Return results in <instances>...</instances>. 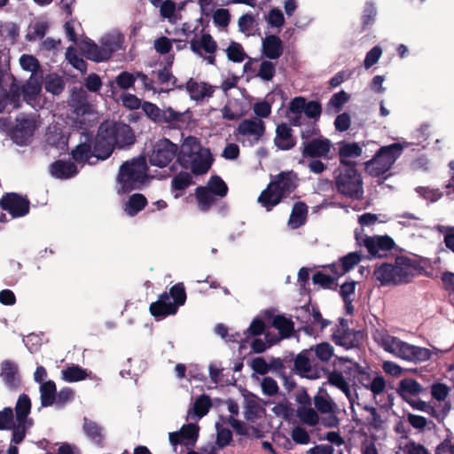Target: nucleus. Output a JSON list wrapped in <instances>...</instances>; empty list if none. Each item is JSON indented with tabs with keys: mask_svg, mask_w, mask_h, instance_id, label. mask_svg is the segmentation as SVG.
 Segmentation results:
<instances>
[{
	"mask_svg": "<svg viewBox=\"0 0 454 454\" xmlns=\"http://www.w3.org/2000/svg\"><path fill=\"white\" fill-rule=\"evenodd\" d=\"M431 351L426 348H420L399 340V358L421 362L427 361L431 357Z\"/></svg>",
	"mask_w": 454,
	"mask_h": 454,
	"instance_id": "obj_13",
	"label": "nucleus"
},
{
	"mask_svg": "<svg viewBox=\"0 0 454 454\" xmlns=\"http://www.w3.org/2000/svg\"><path fill=\"white\" fill-rule=\"evenodd\" d=\"M1 369L2 377L5 384L10 387H17L20 383V378L16 364L10 361H4L1 365Z\"/></svg>",
	"mask_w": 454,
	"mask_h": 454,
	"instance_id": "obj_33",
	"label": "nucleus"
},
{
	"mask_svg": "<svg viewBox=\"0 0 454 454\" xmlns=\"http://www.w3.org/2000/svg\"><path fill=\"white\" fill-rule=\"evenodd\" d=\"M275 74V65L268 60H264L260 64L257 75L264 80L270 81Z\"/></svg>",
	"mask_w": 454,
	"mask_h": 454,
	"instance_id": "obj_55",
	"label": "nucleus"
},
{
	"mask_svg": "<svg viewBox=\"0 0 454 454\" xmlns=\"http://www.w3.org/2000/svg\"><path fill=\"white\" fill-rule=\"evenodd\" d=\"M173 42L176 41L166 36H160L154 41L153 47L158 53L167 54L170 51Z\"/></svg>",
	"mask_w": 454,
	"mask_h": 454,
	"instance_id": "obj_59",
	"label": "nucleus"
},
{
	"mask_svg": "<svg viewBox=\"0 0 454 454\" xmlns=\"http://www.w3.org/2000/svg\"><path fill=\"white\" fill-rule=\"evenodd\" d=\"M265 340H266L264 341L262 339H255L252 342V348L254 349V352L262 353V352L265 351L267 348H269L270 347H271L273 344L278 342V339H275V340L270 339V333H267L265 334Z\"/></svg>",
	"mask_w": 454,
	"mask_h": 454,
	"instance_id": "obj_58",
	"label": "nucleus"
},
{
	"mask_svg": "<svg viewBox=\"0 0 454 454\" xmlns=\"http://www.w3.org/2000/svg\"><path fill=\"white\" fill-rule=\"evenodd\" d=\"M314 404L320 413L329 415V417L324 419L323 421L325 426L333 427L338 425V419L334 415L337 410V406L335 403H333L328 398L317 395L314 397Z\"/></svg>",
	"mask_w": 454,
	"mask_h": 454,
	"instance_id": "obj_16",
	"label": "nucleus"
},
{
	"mask_svg": "<svg viewBox=\"0 0 454 454\" xmlns=\"http://www.w3.org/2000/svg\"><path fill=\"white\" fill-rule=\"evenodd\" d=\"M297 186V176L293 172L280 173L273 176L259 199H283L288 197Z\"/></svg>",
	"mask_w": 454,
	"mask_h": 454,
	"instance_id": "obj_5",
	"label": "nucleus"
},
{
	"mask_svg": "<svg viewBox=\"0 0 454 454\" xmlns=\"http://www.w3.org/2000/svg\"><path fill=\"white\" fill-rule=\"evenodd\" d=\"M123 43V36L118 32H112L102 36L100 43L105 51H109L111 54L121 49Z\"/></svg>",
	"mask_w": 454,
	"mask_h": 454,
	"instance_id": "obj_35",
	"label": "nucleus"
},
{
	"mask_svg": "<svg viewBox=\"0 0 454 454\" xmlns=\"http://www.w3.org/2000/svg\"><path fill=\"white\" fill-rule=\"evenodd\" d=\"M45 89L52 94H59L63 90V82L59 76L50 74L46 78Z\"/></svg>",
	"mask_w": 454,
	"mask_h": 454,
	"instance_id": "obj_52",
	"label": "nucleus"
},
{
	"mask_svg": "<svg viewBox=\"0 0 454 454\" xmlns=\"http://www.w3.org/2000/svg\"><path fill=\"white\" fill-rule=\"evenodd\" d=\"M35 123L31 120L21 121L13 131V139L18 145H24L32 136Z\"/></svg>",
	"mask_w": 454,
	"mask_h": 454,
	"instance_id": "obj_28",
	"label": "nucleus"
},
{
	"mask_svg": "<svg viewBox=\"0 0 454 454\" xmlns=\"http://www.w3.org/2000/svg\"><path fill=\"white\" fill-rule=\"evenodd\" d=\"M328 381L331 385L340 388L348 397L350 395V388L344 377L338 372H333L329 375Z\"/></svg>",
	"mask_w": 454,
	"mask_h": 454,
	"instance_id": "obj_49",
	"label": "nucleus"
},
{
	"mask_svg": "<svg viewBox=\"0 0 454 454\" xmlns=\"http://www.w3.org/2000/svg\"><path fill=\"white\" fill-rule=\"evenodd\" d=\"M83 430L86 435L95 443L99 444L103 440V429L94 421L85 419Z\"/></svg>",
	"mask_w": 454,
	"mask_h": 454,
	"instance_id": "obj_39",
	"label": "nucleus"
},
{
	"mask_svg": "<svg viewBox=\"0 0 454 454\" xmlns=\"http://www.w3.org/2000/svg\"><path fill=\"white\" fill-rule=\"evenodd\" d=\"M199 430L200 428L196 424L190 423L184 425L179 431L168 434L169 442L174 447L179 443L187 447H192L197 442Z\"/></svg>",
	"mask_w": 454,
	"mask_h": 454,
	"instance_id": "obj_10",
	"label": "nucleus"
},
{
	"mask_svg": "<svg viewBox=\"0 0 454 454\" xmlns=\"http://www.w3.org/2000/svg\"><path fill=\"white\" fill-rule=\"evenodd\" d=\"M134 134L129 126L114 121H106L99 127L95 138L93 150L90 144H81L73 151V158L78 162L93 163L96 160H105L110 156L114 148L133 144Z\"/></svg>",
	"mask_w": 454,
	"mask_h": 454,
	"instance_id": "obj_1",
	"label": "nucleus"
},
{
	"mask_svg": "<svg viewBox=\"0 0 454 454\" xmlns=\"http://www.w3.org/2000/svg\"><path fill=\"white\" fill-rule=\"evenodd\" d=\"M31 410L30 398L23 394L20 395L17 400L15 405V421L16 423H27L32 424L31 420L27 419V416Z\"/></svg>",
	"mask_w": 454,
	"mask_h": 454,
	"instance_id": "obj_27",
	"label": "nucleus"
},
{
	"mask_svg": "<svg viewBox=\"0 0 454 454\" xmlns=\"http://www.w3.org/2000/svg\"><path fill=\"white\" fill-rule=\"evenodd\" d=\"M239 135L258 141L265 132L264 122L258 119H249L241 121L237 129Z\"/></svg>",
	"mask_w": 454,
	"mask_h": 454,
	"instance_id": "obj_15",
	"label": "nucleus"
},
{
	"mask_svg": "<svg viewBox=\"0 0 454 454\" xmlns=\"http://www.w3.org/2000/svg\"><path fill=\"white\" fill-rule=\"evenodd\" d=\"M145 114L153 121H161V110L154 104L145 102L142 106Z\"/></svg>",
	"mask_w": 454,
	"mask_h": 454,
	"instance_id": "obj_54",
	"label": "nucleus"
},
{
	"mask_svg": "<svg viewBox=\"0 0 454 454\" xmlns=\"http://www.w3.org/2000/svg\"><path fill=\"white\" fill-rule=\"evenodd\" d=\"M81 51L90 59L97 62L109 59V51H105L102 46L95 44L91 41H83L81 43Z\"/></svg>",
	"mask_w": 454,
	"mask_h": 454,
	"instance_id": "obj_23",
	"label": "nucleus"
},
{
	"mask_svg": "<svg viewBox=\"0 0 454 454\" xmlns=\"http://www.w3.org/2000/svg\"><path fill=\"white\" fill-rule=\"evenodd\" d=\"M396 275L395 268L391 264H382L375 270V276L382 285H387L395 279Z\"/></svg>",
	"mask_w": 454,
	"mask_h": 454,
	"instance_id": "obj_41",
	"label": "nucleus"
},
{
	"mask_svg": "<svg viewBox=\"0 0 454 454\" xmlns=\"http://www.w3.org/2000/svg\"><path fill=\"white\" fill-rule=\"evenodd\" d=\"M191 184V176L188 173L178 174L172 181V187L176 192L175 198L182 196L181 191L188 187Z\"/></svg>",
	"mask_w": 454,
	"mask_h": 454,
	"instance_id": "obj_46",
	"label": "nucleus"
},
{
	"mask_svg": "<svg viewBox=\"0 0 454 454\" xmlns=\"http://www.w3.org/2000/svg\"><path fill=\"white\" fill-rule=\"evenodd\" d=\"M77 173V168L71 162L58 160L51 167V174L60 179L69 178Z\"/></svg>",
	"mask_w": 454,
	"mask_h": 454,
	"instance_id": "obj_30",
	"label": "nucleus"
},
{
	"mask_svg": "<svg viewBox=\"0 0 454 454\" xmlns=\"http://www.w3.org/2000/svg\"><path fill=\"white\" fill-rule=\"evenodd\" d=\"M331 142L326 138H317L304 146L303 154L311 157L326 156L331 149Z\"/></svg>",
	"mask_w": 454,
	"mask_h": 454,
	"instance_id": "obj_20",
	"label": "nucleus"
},
{
	"mask_svg": "<svg viewBox=\"0 0 454 454\" xmlns=\"http://www.w3.org/2000/svg\"><path fill=\"white\" fill-rule=\"evenodd\" d=\"M66 56L67 59L74 68L80 70L81 72L85 71V62L82 59L76 55L75 51L72 47L67 49Z\"/></svg>",
	"mask_w": 454,
	"mask_h": 454,
	"instance_id": "obj_62",
	"label": "nucleus"
},
{
	"mask_svg": "<svg viewBox=\"0 0 454 454\" xmlns=\"http://www.w3.org/2000/svg\"><path fill=\"white\" fill-rule=\"evenodd\" d=\"M185 89L191 99L194 101H202L210 98L215 91V88L210 84L192 78L186 82Z\"/></svg>",
	"mask_w": 454,
	"mask_h": 454,
	"instance_id": "obj_17",
	"label": "nucleus"
},
{
	"mask_svg": "<svg viewBox=\"0 0 454 454\" xmlns=\"http://www.w3.org/2000/svg\"><path fill=\"white\" fill-rule=\"evenodd\" d=\"M423 270L420 258H410L399 254V284L411 282L415 276H419Z\"/></svg>",
	"mask_w": 454,
	"mask_h": 454,
	"instance_id": "obj_9",
	"label": "nucleus"
},
{
	"mask_svg": "<svg viewBox=\"0 0 454 454\" xmlns=\"http://www.w3.org/2000/svg\"><path fill=\"white\" fill-rule=\"evenodd\" d=\"M225 52L229 60L232 62L240 63L246 58L247 54L240 43L231 42L225 49Z\"/></svg>",
	"mask_w": 454,
	"mask_h": 454,
	"instance_id": "obj_44",
	"label": "nucleus"
},
{
	"mask_svg": "<svg viewBox=\"0 0 454 454\" xmlns=\"http://www.w3.org/2000/svg\"><path fill=\"white\" fill-rule=\"evenodd\" d=\"M317 357L323 361H329L333 356V348L329 343H320L314 348Z\"/></svg>",
	"mask_w": 454,
	"mask_h": 454,
	"instance_id": "obj_51",
	"label": "nucleus"
},
{
	"mask_svg": "<svg viewBox=\"0 0 454 454\" xmlns=\"http://www.w3.org/2000/svg\"><path fill=\"white\" fill-rule=\"evenodd\" d=\"M41 75L37 74H31L27 84L22 87L20 93L23 95V98L32 107H43L41 103Z\"/></svg>",
	"mask_w": 454,
	"mask_h": 454,
	"instance_id": "obj_11",
	"label": "nucleus"
},
{
	"mask_svg": "<svg viewBox=\"0 0 454 454\" xmlns=\"http://www.w3.org/2000/svg\"><path fill=\"white\" fill-rule=\"evenodd\" d=\"M337 187L345 196H359L362 192L361 176L354 167L340 168L337 177Z\"/></svg>",
	"mask_w": 454,
	"mask_h": 454,
	"instance_id": "obj_7",
	"label": "nucleus"
},
{
	"mask_svg": "<svg viewBox=\"0 0 454 454\" xmlns=\"http://www.w3.org/2000/svg\"><path fill=\"white\" fill-rule=\"evenodd\" d=\"M263 54L270 59H278L283 52L282 41L276 35L266 36L262 43Z\"/></svg>",
	"mask_w": 454,
	"mask_h": 454,
	"instance_id": "obj_22",
	"label": "nucleus"
},
{
	"mask_svg": "<svg viewBox=\"0 0 454 454\" xmlns=\"http://www.w3.org/2000/svg\"><path fill=\"white\" fill-rule=\"evenodd\" d=\"M308 207L301 201L296 202L292 209L287 225L290 229H297L305 223Z\"/></svg>",
	"mask_w": 454,
	"mask_h": 454,
	"instance_id": "obj_26",
	"label": "nucleus"
},
{
	"mask_svg": "<svg viewBox=\"0 0 454 454\" xmlns=\"http://www.w3.org/2000/svg\"><path fill=\"white\" fill-rule=\"evenodd\" d=\"M265 20L268 25L277 30H281L285 25V17L281 10L278 8H271L268 14L265 16Z\"/></svg>",
	"mask_w": 454,
	"mask_h": 454,
	"instance_id": "obj_43",
	"label": "nucleus"
},
{
	"mask_svg": "<svg viewBox=\"0 0 454 454\" xmlns=\"http://www.w3.org/2000/svg\"><path fill=\"white\" fill-rule=\"evenodd\" d=\"M363 339L364 333L362 332H353L345 329L344 326L339 327L333 333L335 343L347 349L356 347Z\"/></svg>",
	"mask_w": 454,
	"mask_h": 454,
	"instance_id": "obj_14",
	"label": "nucleus"
},
{
	"mask_svg": "<svg viewBox=\"0 0 454 454\" xmlns=\"http://www.w3.org/2000/svg\"><path fill=\"white\" fill-rule=\"evenodd\" d=\"M174 60V57L170 56L168 59V67H164L158 72V80L160 84L167 86L165 90H161L160 92H168L173 88L176 87L177 79L172 74L169 70Z\"/></svg>",
	"mask_w": 454,
	"mask_h": 454,
	"instance_id": "obj_32",
	"label": "nucleus"
},
{
	"mask_svg": "<svg viewBox=\"0 0 454 454\" xmlns=\"http://www.w3.org/2000/svg\"><path fill=\"white\" fill-rule=\"evenodd\" d=\"M16 424L11 408H5L0 412V429H9Z\"/></svg>",
	"mask_w": 454,
	"mask_h": 454,
	"instance_id": "obj_61",
	"label": "nucleus"
},
{
	"mask_svg": "<svg viewBox=\"0 0 454 454\" xmlns=\"http://www.w3.org/2000/svg\"><path fill=\"white\" fill-rule=\"evenodd\" d=\"M0 210L7 211L12 217L23 216L28 213L29 200H0Z\"/></svg>",
	"mask_w": 454,
	"mask_h": 454,
	"instance_id": "obj_25",
	"label": "nucleus"
},
{
	"mask_svg": "<svg viewBox=\"0 0 454 454\" xmlns=\"http://www.w3.org/2000/svg\"><path fill=\"white\" fill-rule=\"evenodd\" d=\"M184 115V113L176 112L171 107H168L164 110H161V121L174 124L180 121Z\"/></svg>",
	"mask_w": 454,
	"mask_h": 454,
	"instance_id": "obj_56",
	"label": "nucleus"
},
{
	"mask_svg": "<svg viewBox=\"0 0 454 454\" xmlns=\"http://www.w3.org/2000/svg\"><path fill=\"white\" fill-rule=\"evenodd\" d=\"M178 160L195 174H204L211 167L213 159L207 148L201 147L194 137H186L180 148Z\"/></svg>",
	"mask_w": 454,
	"mask_h": 454,
	"instance_id": "obj_2",
	"label": "nucleus"
},
{
	"mask_svg": "<svg viewBox=\"0 0 454 454\" xmlns=\"http://www.w3.org/2000/svg\"><path fill=\"white\" fill-rule=\"evenodd\" d=\"M40 399L43 407L51 406L57 397L56 385L52 380H46L40 385Z\"/></svg>",
	"mask_w": 454,
	"mask_h": 454,
	"instance_id": "obj_31",
	"label": "nucleus"
},
{
	"mask_svg": "<svg viewBox=\"0 0 454 454\" xmlns=\"http://www.w3.org/2000/svg\"><path fill=\"white\" fill-rule=\"evenodd\" d=\"M245 415L249 420H253L260 417L262 413V409L258 403L257 398L253 395H245Z\"/></svg>",
	"mask_w": 454,
	"mask_h": 454,
	"instance_id": "obj_37",
	"label": "nucleus"
},
{
	"mask_svg": "<svg viewBox=\"0 0 454 454\" xmlns=\"http://www.w3.org/2000/svg\"><path fill=\"white\" fill-rule=\"evenodd\" d=\"M450 388L444 383L437 382L434 383L431 387V395L434 399L443 402L448 396Z\"/></svg>",
	"mask_w": 454,
	"mask_h": 454,
	"instance_id": "obj_53",
	"label": "nucleus"
},
{
	"mask_svg": "<svg viewBox=\"0 0 454 454\" xmlns=\"http://www.w3.org/2000/svg\"><path fill=\"white\" fill-rule=\"evenodd\" d=\"M310 355L311 351L306 349L301 352L295 358V369L299 371L302 375L308 373L311 369Z\"/></svg>",
	"mask_w": 454,
	"mask_h": 454,
	"instance_id": "obj_45",
	"label": "nucleus"
},
{
	"mask_svg": "<svg viewBox=\"0 0 454 454\" xmlns=\"http://www.w3.org/2000/svg\"><path fill=\"white\" fill-rule=\"evenodd\" d=\"M145 205L146 200H123L121 207L127 215L133 216L144 209Z\"/></svg>",
	"mask_w": 454,
	"mask_h": 454,
	"instance_id": "obj_48",
	"label": "nucleus"
},
{
	"mask_svg": "<svg viewBox=\"0 0 454 454\" xmlns=\"http://www.w3.org/2000/svg\"><path fill=\"white\" fill-rule=\"evenodd\" d=\"M137 77L128 72L121 73L115 79V82L122 90L129 89L133 86Z\"/></svg>",
	"mask_w": 454,
	"mask_h": 454,
	"instance_id": "obj_60",
	"label": "nucleus"
},
{
	"mask_svg": "<svg viewBox=\"0 0 454 454\" xmlns=\"http://www.w3.org/2000/svg\"><path fill=\"white\" fill-rule=\"evenodd\" d=\"M421 390V385L413 379H404L399 381V396L405 402L412 399V396H417Z\"/></svg>",
	"mask_w": 454,
	"mask_h": 454,
	"instance_id": "obj_29",
	"label": "nucleus"
},
{
	"mask_svg": "<svg viewBox=\"0 0 454 454\" xmlns=\"http://www.w3.org/2000/svg\"><path fill=\"white\" fill-rule=\"evenodd\" d=\"M363 149L358 143L356 142H340L339 143V155L340 162L345 167L348 165L356 158L361 156Z\"/></svg>",
	"mask_w": 454,
	"mask_h": 454,
	"instance_id": "obj_19",
	"label": "nucleus"
},
{
	"mask_svg": "<svg viewBox=\"0 0 454 454\" xmlns=\"http://www.w3.org/2000/svg\"><path fill=\"white\" fill-rule=\"evenodd\" d=\"M146 164L144 158L134 159L124 163L118 176L116 189L119 195H124L140 188L147 180Z\"/></svg>",
	"mask_w": 454,
	"mask_h": 454,
	"instance_id": "obj_3",
	"label": "nucleus"
},
{
	"mask_svg": "<svg viewBox=\"0 0 454 454\" xmlns=\"http://www.w3.org/2000/svg\"><path fill=\"white\" fill-rule=\"evenodd\" d=\"M297 416L302 422L309 426H315L319 420L318 415L316 411L311 408V404L299 406L297 409Z\"/></svg>",
	"mask_w": 454,
	"mask_h": 454,
	"instance_id": "obj_42",
	"label": "nucleus"
},
{
	"mask_svg": "<svg viewBox=\"0 0 454 454\" xmlns=\"http://www.w3.org/2000/svg\"><path fill=\"white\" fill-rule=\"evenodd\" d=\"M273 326L278 330L280 338H288L294 331L293 322L283 317L277 316L273 319Z\"/></svg>",
	"mask_w": 454,
	"mask_h": 454,
	"instance_id": "obj_40",
	"label": "nucleus"
},
{
	"mask_svg": "<svg viewBox=\"0 0 454 454\" xmlns=\"http://www.w3.org/2000/svg\"><path fill=\"white\" fill-rule=\"evenodd\" d=\"M254 17L251 14H244L238 20L239 29L247 36L250 35L254 26Z\"/></svg>",
	"mask_w": 454,
	"mask_h": 454,
	"instance_id": "obj_50",
	"label": "nucleus"
},
{
	"mask_svg": "<svg viewBox=\"0 0 454 454\" xmlns=\"http://www.w3.org/2000/svg\"><path fill=\"white\" fill-rule=\"evenodd\" d=\"M250 366L254 372L260 375H264L270 370V365L262 357L254 358L250 363Z\"/></svg>",
	"mask_w": 454,
	"mask_h": 454,
	"instance_id": "obj_63",
	"label": "nucleus"
},
{
	"mask_svg": "<svg viewBox=\"0 0 454 454\" xmlns=\"http://www.w3.org/2000/svg\"><path fill=\"white\" fill-rule=\"evenodd\" d=\"M185 301L186 294L184 285L178 283L170 288L169 293H163L150 305V312L154 317L159 318L175 315Z\"/></svg>",
	"mask_w": 454,
	"mask_h": 454,
	"instance_id": "obj_4",
	"label": "nucleus"
},
{
	"mask_svg": "<svg viewBox=\"0 0 454 454\" xmlns=\"http://www.w3.org/2000/svg\"><path fill=\"white\" fill-rule=\"evenodd\" d=\"M215 427L217 430V437H216L217 445L219 447H224V446L228 445L232 438L231 432L229 429L223 428L219 422L215 423Z\"/></svg>",
	"mask_w": 454,
	"mask_h": 454,
	"instance_id": "obj_57",
	"label": "nucleus"
},
{
	"mask_svg": "<svg viewBox=\"0 0 454 454\" xmlns=\"http://www.w3.org/2000/svg\"><path fill=\"white\" fill-rule=\"evenodd\" d=\"M360 261L361 255L358 253H349L341 259L340 262L332 264L330 269L335 277H340L353 269Z\"/></svg>",
	"mask_w": 454,
	"mask_h": 454,
	"instance_id": "obj_21",
	"label": "nucleus"
},
{
	"mask_svg": "<svg viewBox=\"0 0 454 454\" xmlns=\"http://www.w3.org/2000/svg\"><path fill=\"white\" fill-rule=\"evenodd\" d=\"M208 190L215 195L223 197L227 194V185L218 176H213L207 183Z\"/></svg>",
	"mask_w": 454,
	"mask_h": 454,
	"instance_id": "obj_47",
	"label": "nucleus"
},
{
	"mask_svg": "<svg viewBox=\"0 0 454 454\" xmlns=\"http://www.w3.org/2000/svg\"><path fill=\"white\" fill-rule=\"evenodd\" d=\"M395 144L382 147L373 159L365 163L366 171L372 176H380L389 170L395 160Z\"/></svg>",
	"mask_w": 454,
	"mask_h": 454,
	"instance_id": "obj_6",
	"label": "nucleus"
},
{
	"mask_svg": "<svg viewBox=\"0 0 454 454\" xmlns=\"http://www.w3.org/2000/svg\"><path fill=\"white\" fill-rule=\"evenodd\" d=\"M192 51L202 56V51L209 55L205 57V59L209 64H214L215 56L214 52L216 49L215 42L208 35H203L199 40L192 41L191 43Z\"/></svg>",
	"mask_w": 454,
	"mask_h": 454,
	"instance_id": "obj_18",
	"label": "nucleus"
},
{
	"mask_svg": "<svg viewBox=\"0 0 454 454\" xmlns=\"http://www.w3.org/2000/svg\"><path fill=\"white\" fill-rule=\"evenodd\" d=\"M246 108L238 100H230L223 108V117L227 120H237L246 114Z\"/></svg>",
	"mask_w": 454,
	"mask_h": 454,
	"instance_id": "obj_36",
	"label": "nucleus"
},
{
	"mask_svg": "<svg viewBox=\"0 0 454 454\" xmlns=\"http://www.w3.org/2000/svg\"><path fill=\"white\" fill-rule=\"evenodd\" d=\"M211 406V401L208 396L201 395L196 399L193 407L188 411L187 418L190 419L196 417L198 419L205 416Z\"/></svg>",
	"mask_w": 454,
	"mask_h": 454,
	"instance_id": "obj_34",
	"label": "nucleus"
},
{
	"mask_svg": "<svg viewBox=\"0 0 454 454\" xmlns=\"http://www.w3.org/2000/svg\"><path fill=\"white\" fill-rule=\"evenodd\" d=\"M61 373L62 379L67 382L81 381L88 377L87 372L77 365L67 367Z\"/></svg>",
	"mask_w": 454,
	"mask_h": 454,
	"instance_id": "obj_38",
	"label": "nucleus"
},
{
	"mask_svg": "<svg viewBox=\"0 0 454 454\" xmlns=\"http://www.w3.org/2000/svg\"><path fill=\"white\" fill-rule=\"evenodd\" d=\"M349 99V95L341 90L338 93H335L330 99L329 106L335 110H340L341 106H343Z\"/></svg>",
	"mask_w": 454,
	"mask_h": 454,
	"instance_id": "obj_64",
	"label": "nucleus"
},
{
	"mask_svg": "<svg viewBox=\"0 0 454 454\" xmlns=\"http://www.w3.org/2000/svg\"><path fill=\"white\" fill-rule=\"evenodd\" d=\"M363 244L371 254L381 257L394 247L395 241L392 238L387 235L372 236L366 237L363 240Z\"/></svg>",
	"mask_w": 454,
	"mask_h": 454,
	"instance_id": "obj_12",
	"label": "nucleus"
},
{
	"mask_svg": "<svg viewBox=\"0 0 454 454\" xmlns=\"http://www.w3.org/2000/svg\"><path fill=\"white\" fill-rule=\"evenodd\" d=\"M275 145L281 150H288L295 144L291 128L286 124H280L276 129Z\"/></svg>",
	"mask_w": 454,
	"mask_h": 454,
	"instance_id": "obj_24",
	"label": "nucleus"
},
{
	"mask_svg": "<svg viewBox=\"0 0 454 454\" xmlns=\"http://www.w3.org/2000/svg\"><path fill=\"white\" fill-rule=\"evenodd\" d=\"M176 153V146L168 139L163 138L157 141L148 154L152 165L163 168L167 166Z\"/></svg>",
	"mask_w": 454,
	"mask_h": 454,
	"instance_id": "obj_8",
	"label": "nucleus"
}]
</instances>
